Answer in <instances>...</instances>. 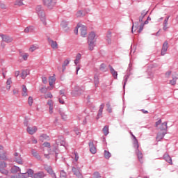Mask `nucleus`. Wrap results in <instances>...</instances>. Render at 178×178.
<instances>
[{"label":"nucleus","instance_id":"1","mask_svg":"<svg viewBox=\"0 0 178 178\" xmlns=\"http://www.w3.org/2000/svg\"><path fill=\"white\" fill-rule=\"evenodd\" d=\"M36 13L39 19H40V22H42L43 26H47V16L45 15V11H44V8L42 6H38L36 7Z\"/></svg>","mask_w":178,"mask_h":178},{"label":"nucleus","instance_id":"2","mask_svg":"<svg viewBox=\"0 0 178 178\" xmlns=\"http://www.w3.org/2000/svg\"><path fill=\"white\" fill-rule=\"evenodd\" d=\"M155 126L156 127V129L159 130L160 132H165L168 131V122H162V120H159L155 123Z\"/></svg>","mask_w":178,"mask_h":178},{"label":"nucleus","instance_id":"3","mask_svg":"<svg viewBox=\"0 0 178 178\" xmlns=\"http://www.w3.org/2000/svg\"><path fill=\"white\" fill-rule=\"evenodd\" d=\"M170 76H172V79L170 81V84H171V86H176V81H177L178 79V74L172 71H168L165 73L166 77H170Z\"/></svg>","mask_w":178,"mask_h":178},{"label":"nucleus","instance_id":"4","mask_svg":"<svg viewBox=\"0 0 178 178\" xmlns=\"http://www.w3.org/2000/svg\"><path fill=\"white\" fill-rule=\"evenodd\" d=\"M47 9H54L56 6V0H42Z\"/></svg>","mask_w":178,"mask_h":178},{"label":"nucleus","instance_id":"5","mask_svg":"<svg viewBox=\"0 0 178 178\" xmlns=\"http://www.w3.org/2000/svg\"><path fill=\"white\" fill-rule=\"evenodd\" d=\"M0 37L2 42H6V44H11V42H13V37L9 35L1 33L0 34Z\"/></svg>","mask_w":178,"mask_h":178},{"label":"nucleus","instance_id":"6","mask_svg":"<svg viewBox=\"0 0 178 178\" xmlns=\"http://www.w3.org/2000/svg\"><path fill=\"white\" fill-rule=\"evenodd\" d=\"M19 177L20 178L34 177V170L31 169H29L26 173H20V175H19Z\"/></svg>","mask_w":178,"mask_h":178},{"label":"nucleus","instance_id":"7","mask_svg":"<svg viewBox=\"0 0 178 178\" xmlns=\"http://www.w3.org/2000/svg\"><path fill=\"white\" fill-rule=\"evenodd\" d=\"M26 131L28 134H30L31 136H33V134H35L37 131H38V127L35 126H29L26 128Z\"/></svg>","mask_w":178,"mask_h":178},{"label":"nucleus","instance_id":"8","mask_svg":"<svg viewBox=\"0 0 178 178\" xmlns=\"http://www.w3.org/2000/svg\"><path fill=\"white\" fill-rule=\"evenodd\" d=\"M72 170L76 177L83 178V175L80 172V168H76V167H72Z\"/></svg>","mask_w":178,"mask_h":178},{"label":"nucleus","instance_id":"9","mask_svg":"<svg viewBox=\"0 0 178 178\" xmlns=\"http://www.w3.org/2000/svg\"><path fill=\"white\" fill-rule=\"evenodd\" d=\"M78 27L81 31V37H86L87 35V27L84 25H81Z\"/></svg>","mask_w":178,"mask_h":178},{"label":"nucleus","instance_id":"10","mask_svg":"<svg viewBox=\"0 0 178 178\" xmlns=\"http://www.w3.org/2000/svg\"><path fill=\"white\" fill-rule=\"evenodd\" d=\"M168 48H169V44L168 43V41L164 42L163 44V47L161 49V55L163 56L165 54H166V51H168Z\"/></svg>","mask_w":178,"mask_h":178},{"label":"nucleus","instance_id":"11","mask_svg":"<svg viewBox=\"0 0 178 178\" xmlns=\"http://www.w3.org/2000/svg\"><path fill=\"white\" fill-rule=\"evenodd\" d=\"M47 105L49 106V113L52 115L54 113V101L52 99L48 100Z\"/></svg>","mask_w":178,"mask_h":178},{"label":"nucleus","instance_id":"12","mask_svg":"<svg viewBox=\"0 0 178 178\" xmlns=\"http://www.w3.org/2000/svg\"><path fill=\"white\" fill-rule=\"evenodd\" d=\"M166 134V132H159L156 137V140L161 141V140H163V137H165V135Z\"/></svg>","mask_w":178,"mask_h":178},{"label":"nucleus","instance_id":"13","mask_svg":"<svg viewBox=\"0 0 178 178\" xmlns=\"http://www.w3.org/2000/svg\"><path fill=\"white\" fill-rule=\"evenodd\" d=\"M89 147L92 154H97V147L94 146V143L92 142L89 143Z\"/></svg>","mask_w":178,"mask_h":178},{"label":"nucleus","instance_id":"14","mask_svg":"<svg viewBox=\"0 0 178 178\" xmlns=\"http://www.w3.org/2000/svg\"><path fill=\"white\" fill-rule=\"evenodd\" d=\"M35 28L33 26H27L25 28L24 32L26 34H29V33H34Z\"/></svg>","mask_w":178,"mask_h":178},{"label":"nucleus","instance_id":"15","mask_svg":"<svg viewBox=\"0 0 178 178\" xmlns=\"http://www.w3.org/2000/svg\"><path fill=\"white\" fill-rule=\"evenodd\" d=\"M163 159H165V161H166V162L170 163V165H173V162L172 161V157H170L169 154H165L163 156Z\"/></svg>","mask_w":178,"mask_h":178},{"label":"nucleus","instance_id":"16","mask_svg":"<svg viewBox=\"0 0 178 178\" xmlns=\"http://www.w3.org/2000/svg\"><path fill=\"white\" fill-rule=\"evenodd\" d=\"M95 33L91 32L88 36V42H95Z\"/></svg>","mask_w":178,"mask_h":178},{"label":"nucleus","instance_id":"17","mask_svg":"<svg viewBox=\"0 0 178 178\" xmlns=\"http://www.w3.org/2000/svg\"><path fill=\"white\" fill-rule=\"evenodd\" d=\"M29 74H30V70H24L22 72L21 77H22V79H23L24 80V79H26V77H27V76H29Z\"/></svg>","mask_w":178,"mask_h":178},{"label":"nucleus","instance_id":"18","mask_svg":"<svg viewBox=\"0 0 178 178\" xmlns=\"http://www.w3.org/2000/svg\"><path fill=\"white\" fill-rule=\"evenodd\" d=\"M24 0H15L14 1V6H24Z\"/></svg>","mask_w":178,"mask_h":178},{"label":"nucleus","instance_id":"19","mask_svg":"<svg viewBox=\"0 0 178 178\" xmlns=\"http://www.w3.org/2000/svg\"><path fill=\"white\" fill-rule=\"evenodd\" d=\"M45 177V174L44 172H38L34 174L33 178H44Z\"/></svg>","mask_w":178,"mask_h":178},{"label":"nucleus","instance_id":"20","mask_svg":"<svg viewBox=\"0 0 178 178\" xmlns=\"http://www.w3.org/2000/svg\"><path fill=\"white\" fill-rule=\"evenodd\" d=\"M46 170L47 171L49 175H51V177L56 178V175L54 172V170H52V168L51 167L46 168Z\"/></svg>","mask_w":178,"mask_h":178},{"label":"nucleus","instance_id":"21","mask_svg":"<svg viewBox=\"0 0 178 178\" xmlns=\"http://www.w3.org/2000/svg\"><path fill=\"white\" fill-rule=\"evenodd\" d=\"M55 81H56V78L55 77V76H50L49 78V86L52 87L54 86V83H55Z\"/></svg>","mask_w":178,"mask_h":178},{"label":"nucleus","instance_id":"22","mask_svg":"<svg viewBox=\"0 0 178 178\" xmlns=\"http://www.w3.org/2000/svg\"><path fill=\"white\" fill-rule=\"evenodd\" d=\"M136 152V155L138 156V159L139 161V162H140V163H143V153H141V152H140V150H138Z\"/></svg>","mask_w":178,"mask_h":178},{"label":"nucleus","instance_id":"23","mask_svg":"<svg viewBox=\"0 0 178 178\" xmlns=\"http://www.w3.org/2000/svg\"><path fill=\"white\" fill-rule=\"evenodd\" d=\"M88 50L94 51V48L95 47V42H88Z\"/></svg>","mask_w":178,"mask_h":178},{"label":"nucleus","instance_id":"24","mask_svg":"<svg viewBox=\"0 0 178 178\" xmlns=\"http://www.w3.org/2000/svg\"><path fill=\"white\" fill-rule=\"evenodd\" d=\"M147 13H148V11H146L145 10H143L140 13V16H139V22H143V19H144V17H145V16L147 15Z\"/></svg>","mask_w":178,"mask_h":178},{"label":"nucleus","instance_id":"25","mask_svg":"<svg viewBox=\"0 0 178 178\" xmlns=\"http://www.w3.org/2000/svg\"><path fill=\"white\" fill-rule=\"evenodd\" d=\"M50 45L53 49H58V42L56 41L50 40Z\"/></svg>","mask_w":178,"mask_h":178},{"label":"nucleus","instance_id":"26","mask_svg":"<svg viewBox=\"0 0 178 178\" xmlns=\"http://www.w3.org/2000/svg\"><path fill=\"white\" fill-rule=\"evenodd\" d=\"M110 71L114 79H118V72H116L111 66H110Z\"/></svg>","mask_w":178,"mask_h":178},{"label":"nucleus","instance_id":"27","mask_svg":"<svg viewBox=\"0 0 178 178\" xmlns=\"http://www.w3.org/2000/svg\"><path fill=\"white\" fill-rule=\"evenodd\" d=\"M31 153L32 155L35 156V158H36V159H38V161L41 160V156H40V154L37 152H35V150H32Z\"/></svg>","mask_w":178,"mask_h":178},{"label":"nucleus","instance_id":"28","mask_svg":"<svg viewBox=\"0 0 178 178\" xmlns=\"http://www.w3.org/2000/svg\"><path fill=\"white\" fill-rule=\"evenodd\" d=\"M22 97H27L29 95L27 94V87L23 85L22 86Z\"/></svg>","mask_w":178,"mask_h":178},{"label":"nucleus","instance_id":"29","mask_svg":"<svg viewBox=\"0 0 178 178\" xmlns=\"http://www.w3.org/2000/svg\"><path fill=\"white\" fill-rule=\"evenodd\" d=\"M20 170H21L20 168L16 165H14L11 168V173H17V172H20Z\"/></svg>","mask_w":178,"mask_h":178},{"label":"nucleus","instance_id":"30","mask_svg":"<svg viewBox=\"0 0 178 178\" xmlns=\"http://www.w3.org/2000/svg\"><path fill=\"white\" fill-rule=\"evenodd\" d=\"M81 59V54H78L76 56V59L74 60V63L75 65H79V63H80V60Z\"/></svg>","mask_w":178,"mask_h":178},{"label":"nucleus","instance_id":"31","mask_svg":"<svg viewBox=\"0 0 178 178\" xmlns=\"http://www.w3.org/2000/svg\"><path fill=\"white\" fill-rule=\"evenodd\" d=\"M104 108H105V105L102 104L100 106V108H99V113H98V115H97V116H98L97 119H99V116H102V112L104 111Z\"/></svg>","mask_w":178,"mask_h":178},{"label":"nucleus","instance_id":"32","mask_svg":"<svg viewBox=\"0 0 178 178\" xmlns=\"http://www.w3.org/2000/svg\"><path fill=\"white\" fill-rule=\"evenodd\" d=\"M103 133L104 136H108L109 134V127L104 126L103 128Z\"/></svg>","mask_w":178,"mask_h":178},{"label":"nucleus","instance_id":"33","mask_svg":"<svg viewBox=\"0 0 178 178\" xmlns=\"http://www.w3.org/2000/svg\"><path fill=\"white\" fill-rule=\"evenodd\" d=\"M76 17H81V16H86V13H84L83 10H79L76 13Z\"/></svg>","mask_w":178,"mask_h":178},{"label":"nucleus","instance_id":"34","mask_svg":"<svg viewBox=\"0 0 178 178\" xmlns=\"http://www.w3.org/2000/svg\"><path fill=\"white\" fill-rule=\"evenodd\" d=\"M36 49H38V45L37 44H33L31 46V47L29 48V51L30 52H34V51H35Z\"/></svg>","mask_w":178,"mask_h":178},{"label":"nucleus","instance_id":"35","mask_svg":"<svg viewBox=\"0 0 178 178\" xmlns=\"http://www.w3.org/2000/svg\"><path fill=\"white\" fill-rule=\"evenodd\" d=\"M60 114L63 120H67V114L66 113L61 111Z\"/></svg>","mask_w":178,"mask_h":178},{"label":"nucleus","instance_id":"36","mask_svg":"<svg viewBox=\"0 0 178 178\" xmlns=\"http://www.w3.org/2000/svg\"><path fill=\"white\" fill-rule=\"evenodd\" d=\"M139 147H140V145H138V141L134 142V148L136 152H137V151H139L138 150Z\"/></svg>","mask_w":178,"mask_h":178},{"label":"nucleus","instance_id":"37","mask_svg":"<svg viewBox=\"0 0 178 178\" xmlns=\"http://www.w3.org/2000/svg\"><path fill=\"white\" fill-rule=\"evenodd\" d=\"M111 152H109L107 150L104 151V158H106V159H109V158H111Z\"/></svg>","mask_w":178,"mask_h":178},{"label":"nucleus","instance_id":"38","mask_svg":"<svg viewBox=\"0 0 178 178\" xmlns=\"http://www.w3.org/2000/svg\"><path fill=\"white\" fill-rule=\"evenodd\" d=\"M15 159V162H17V163L18 165H22L23 164V161L22 160V157H17Z\"/></svg>","mask_w":178,"mask_h":178},{"label":"nucleus","instance_id":"39","mask_svg":"<svg viewBox=\"0 0 178 178\" xmlns=\"http://www.w3.org/2000/svg\"><path fill=\"white\" fill-rule=\"evenodd\" d=\"M42 146L44 148H48L49 149H51V143L48 142H45L42 144Z\"/></svg>","mask_w":178,"mask_h":178},{"label":"nucleus","instance_id":"40","mask_svg":"<svg viewBox=\"0 0 178 178\" xmlns=\"http://www.w3.org/2000/svg\"><path fill=\"white\" fill-rule=\"evenodd\" d=\"M70 60H65L63 64V72H65V67H66V66H67V65H69L70 63Z\"/></svg>","mask_w":178,"mask_h":178},{"label":"nucleus","instance_id":"41","mask_svg":"<svg viewBox=\"0 0 178 178\" xmlns=\"http://www.w3.org/2000/svg\"><path fill=\"white\" fill-rule=\"evenodd\" d=\"M0 172H1V173H2V175H6V176L9 173V171L5 170L4 168H0Z\"/></svg>","mask_w":178,"mask_h":178},{"label":"nucleus","instance_id":"42","mask_svg":"<svg viewBox=\"0 0 178 178\" xmlns=\"http://www.w3.org/2000/svg\"><path fill=\"white\" fill-rule=\"evenodd\" d=\"M33 97L30 96L29 98H28V104H29V106H31L33 105Z\"/></svg>","mask_w":178,"mask_h":178},{"label":"nucleus","instance_id":"43","mask_svg":"<svg viewBox=\"0 0 178 178\" xmlns=\"http://www.w3.org/2000/svg\"><path fill=\"white\" fill-rule=\"evenodd\" d=\"M54 95H52L51 92H48L44 95L45 99H47V98H53Z\"/></svg>","mask_w":178,"mask_h":178},{"label":"nucleus","instance_id":"44","mask_svg":"<svg viewBox=\"0 0 178 178\" xmlns=\"http://www.w3.org/2000/svg\"><path fill=\"white\" fill-rule=\"evenodd\" d=\"M107 111L109 112V113H112V108H111V104L107 103L106 104Z\"/></svg>","mask_w":178,"mask_h":178},{"label":"nucleus","instance_id":"45","mask_svg":"<svg viewBox=\"0 0 178 178\" xmlns=\"http://www.w3.org/2000/svg\"><path fill=\"white\" fill-rule=\"evenodd\" d=\"M4 168H6V163L1 161L0 169H4Z\"/></svg>","mask_w":178,"mask_h":178},{"label":"nucleus","instance_id":"46","mask_svg":"<svg viewBox=\"0 0 178 178\" xmlns=\"http://www.w3.org/2000/svg\"><path fill=\"white\" fill-rule=\"evenodd\" d=\"M48 91V88L43 87L40 89L42 94H45Z\"/></svg>","mask_w":178,"mask_h":178},{"label":"nucleus","instance_id":"47","mask_svg":"<svg viewBox=\"0 0 178 178\" xmlns=\"http://www.w3.org/2000/svg\"><path fill=\"white\" fill-rule=\"evenodd\" d=\"M94 81H95V87H98V85L99 84V81H98V77H95Z\"/></svg>","mask_w":178,"mask_h":178},{"label":"nucleus","instance_id":"48","mask_svg":"<svg viewBox=\"0 0 178 178\" xmlns=\"http://www.w3.org/2000/svg\"><path fill=\"white\" fill-rule=\"evenodd\" d=\"M7 6L5 5V3L0 2V8L1 9H7Z\"/></svg>","mask_w":178,"mask_h":178},{"label":"nucleus","instance_id":"49","mask_svg":"<svg viewBox=\"0 0 178 178\" xmlns=\"http://www.w3.org/2000/svg\"><path fill=\"white\" fill-rule=\"evenodd\" d=\"M60 177H66V172L63 170L60 171Z\"/></svg>","mask_w":178,"mask_h":178},{"label":"nucleus","instance_id":"50","mask_svg":"<svg viewBox=\"0 0 178 178\" xmlns=\"http://www.w3.org/2000/svg\"><path fill=\"white\" fill-rule=\"evenodd\" d=\"M42 81L44 84H47V83H48V79H47V77L45 76H43L42 78Z\"/></svg>","mask_w":178,"mask_h":178},{"label":"nucleus","instance_id":"51","mask_svg":"<svg viewBox=\"0 0 178 178\" xmlns=\"http://www.w3.org/2000/svg\"><path fill=\"white\" fill-rule=\"evenodd\" d=\"M143 30H144V24H142L140 26L139 30L138 31V33H141V31H143Z\"/></svg>","mask_w":178,"mask_h":178},{"label":"nucleus","instance_id":"52","mask_svg":"<svg viewBox=\"0 0 178 178\" xmlns=\"http://www.w3.org/2000/svg\"><path fill=\"white\" fill-rule=\"evenodd\" d=\"M137 29H138V27H137V26L133 25L131 32L134 33V31H137Z\"/></svg>","mask_w":178,"mask_h":178},{"label":"nucleus","instance_id":"53","mask_svg":"<svg viewBox=\"0 0 178 178\" xmlns=\"http://www.w3.org/2000/svg\"><path fill=\"white\" fill-rule=\"evenodd\" d=\"M38 141L37 140L35 139V138L34 137H32L31 138V144H37Z\"/></svg>","mask_w":178,"mask_h":178},{"label":"nucleus","instance_id":"54","mask_svg":"<svg viewBox=\"0 0 178 178\" xmlns=\"http://www.w3.org/2000/svg\"><path fill=\"white\" fill-rule=\"evenodd\" d=\"M74 159L76 162L79 161V154H77V152H74Z\"/></svg>","mask_w":178,"mask_h":178},{"label":"nucleus","instance_id":"55","mask_svg":"<svg viewBox=\"0 0 178 178\" xmlns=\"http://www.w3.org/2000/svg\"><path fill=\"white\" fill-rule=\"evenodd\" d=\"M22 58L24 60H27V58H29V54H24V55H22Z\"/></svg>","mask_w":178,"mask_h":178},{"label":"nucleus","instance_id":"56","mask_svg":"<svg viewBox=\"0 0 178 178\" xmlns=\"http://www.w3.org/2000/svg\"><path fill=\"white\" fill-rule=\"evenodd\" d=\"M12 83V78H8L6 81V84L8 86H10V83Z\"/></svg>","mask_w":178,"mask_h":178},{"label":"nucleus","instance_id":"57","mask_svg":"<svg viewBox=\"0 0 178 178\" xmlns=\"http://www.w3.org/2000/svg\"><path fill=\"white\" fill-rule=\"evenodd\" d=\"M131 135L132 137H133L134 143H136V141H138V140H137V138H136V136H134V135L133 134V133L131 132Z\"/></svg>","mask_w":178,"mask_h":178},{"label":"nucleus","instance_id":"58","mask_svg":"<svg viewBox=\"0 0 178 178\" xmlns=\"http://www.w3.org/2000/svg\"><path fill=\"white\" fill-rule=\"evenodd\" d=\"M13 95H17V94H19V90H17V89H14V90H13Z\"/></svg>","mask_w":178,"mask_h":178},{"label":"nucleus","instance_id":"59","mask_svg":"<svg viewBox=\"0 0 178 178\" xmlns=\"http://www.w3.org/2000/svg\"><path fill=\"white\" fill-rule=\"evenodd\" d=\"M75 134H76V136H79V134H80V131H79V129L75 128V129L74 130Z\"/></svg>","mask_w":178,"mask_h":178},{"label":"nucleus","instance_id":"60","mask_svg":"<svg viewBox=\"0 0 178 178\" xmlns=\"http://www.w3.org/2000/svg\"><path fill=\"white\" fill-rule=\"evenodd\" d=\"M80 26H77L76 27V29H74V33L75 34H79V27Z\"/></svg>","mask_w":178,"mask_h":178},{"label":"nucleus","instance_id":"61","mask_svg":"<svg viewBox=\"0 0 178 178\" xmlns=\"http://www.w3.org/2000/svg\"><path fill=\"white\" fill-rule=\"evenodd\" d=\"M107 41V44H108L109 45H111L112 44V40L111 38H107L106 40Z\"/></svg>","mask_w":178,"mask_h":178},{"label":"nucleus","instance_id":"62","mask_svg":"<svg viewBox=\"0 0 178 178\" xmlns=\"http://www.w3.org/2000/svg\"><path fill=\"white\" fill-rule=\"evenodd\" d=\"M105 64H102L100 66V70H105Z\"/></svg>","mask_w":178,"mask_h":178},{"label":"nucleus","instance_id":"63","mask_svg":"<svg viewBox=\"0 0 178 178\" xmlns=\"http://www.w3.org/2000/svg\"><path fill=\"white\" fill-rule=\"evenodd\" d=\"M13 155H14L15 159H16V158H19V153H17V152H15Z\"/></svg>","mask_w":178,"mask_h":178},{"label":"nucleus","instance_id":"64","mask_svg":"<svg viewBox=\"0 0 178 178\" xmlns=\"http://www.w3.org/2000/svg\"><path fill=\"white\" fill-rule=\"evenodd\" d=\"M95 176H96V177H95V178H100L101 177H99V173H98V172H95Z\"/></svg>","mask_w":178,"mask_h":178}]
</instances>
